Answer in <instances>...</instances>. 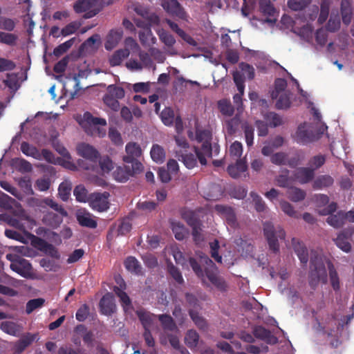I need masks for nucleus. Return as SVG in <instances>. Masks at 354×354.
<instances>
[{
  "label": "nucleus",
  "mask_w": 354,
  "mask_h": 354,
  "mask_svg": "<svg viewBox=\"0 0 354 354\" xmlns=\"http://www.w3.org/2000/svg\"><path fill=\"white\" fill-rule=\"evenodd\" d=\"M124 266L127 270L136 274L142 272L141 265L134 257H128L124 261Z\"/></svg>",
  "instance_id": "f704fd0d"
},
{
  "label": "nucleus",
  "mask_w": 354,
  "mask_h": 354,
  "mask_svg": "<svg viewBox=\"0 0 354 354\" xmlns=\"http://www.w3.org/2000/svg\"><path fill=\"white\" fill-rule=\"evenodd\" d=\"M160 118L164 124L166 126H171L174 122V111L171 108L166 107L162 111Z\"/></svg>",
  "instance_id": "a18cd8bd"
},
{
  "label": "nucleus",
  "mask_w": 354,
  "mask_h": 354,
  "mask_svg": "<svg viewBox=\"0 0 354 354\" xmlns=\"http://www.w3.org/2000/svg\"><path fill=\"white\" fill-rule=\"evenodd\" d=\"M167 271L177 283L183 284L184 283L180 271L171 262L167 263Z\"/></svg>",
  "instance_id": "de8ad7c7"
},
{
  "label": "nucleus",
  "mask_w": 354,
  "mask_h": 354,
  "mask_svg": "<svg viewBox=\"0 0 354 354\" xmlns=\"http://www.w3.org/2000/svg\"><path fill=\"white\" fill-rule=\"evenodd\" d=\"M18 39L17 35L12 33L0 31V43L8 46H15Z\"/></svg>",
  "instance_id": "864d4df0"
},
{
  "label": "nucleus",
  "mask_w": 354,
  "mask_h": 354,
  "mask_svg": "<svg viewBox=\"0 0 354 354\" xmlns=\"http://www.w3.org/2000/svg\"><path fill=\"white\" fill-rule=\"evenodd\" d=\"M77 220L81 226L94 229L97 226V221L94 220L90 214H82L77 216Z\"/></svg>",
  "instance_id": "4c0bfd02"
},
{
  "label": "nucleus",
  "mask_w": 354,
  "mask_h": 354,
  "mask_svg": "<svg viewBox=\"0 0 354 354\" xmlns=\"http://www.w3.org/2000/svg\"><path fill=\"white\" fill-rule=\"evenodd\" d=\"M317 140L315 134V125L304 122L301 124L296 132V141L298 143L306 145Z\"/></svg>",
  "instance_id": "39448f33"
},
{
  "label": "nucleus",
  "mask_w": 354,
  "mask_h": 354,
  "mask_svg": "<svg viewBox=\"0 0 354 354\" xmlns=\"http://www.w3.org/2000/svg\"><path fill=\"white\" fill-rule=\"evenodd\" d=\"M143 166L141 162H135L133 165L118 167L113 172L114 178L118 182H126L135 174L142 171Z\"/></svg>",
  "instance_id": "423d86ee"
},
{
  "label": "nucleus",
  "mask_w": 354,
  "mask_h": 354,
  "mask_svg": "<svg viewBox=\"0 0 354 354\" xmlns=\"http://www.w3.org/2000/svg\"><path fill=\"white\" fill-rule=\"evenodd\" d=\"M119 99L115 98L109 94L106 93L103 97L104 103L114 111H118L120 109Z\"/></svg>",
  "instance_id": "052dcab7"
},
{
  "label": "nucleus",
  "mask_w": 354,
  "mask_h": 354,
  "mask_svg": "<svg viewBox=\"0 0 354 354\" xmlns=\"http://www.w3.org/2000/svg\"><path fill=\"white\" fill-rule=\"evenodd\" d=\"M16 169L21 173H27L32 171V165L25 159H17L15 161Z\"/></svg>",
  "instance_id": "69168bd1"
},
{
  "label": "nucleus",
  "mask_w": 354,
  "mask_h": 354,
  "mask_svg": "<svg viewBox=\"0 0 354 354\" xmlns=\"http://www.w3.org/2000/svg\"><path fill=\"white\" fill-rule=\"evenodd\" d=\"M99 165L102 171L106 173L111 171L114 167L113 162L108 156L101 157L99 160Z\"/></svg>",
  "instance_id": "0e129e2a"
},
{
  "label": "nucleus",
  "mask_w": 354,
  "mask_h": 354,
  "mask_svg": "<svg viewBox=\"0 0 354 354\" xmlns=\"http://www.w3.org/2000/svg\"><path fill=\"white\" fill-rule=\"evenodd\" d=\"M0 328L4 333L15 337L19 336L22 330V327L20 325L10 321L1 322Z\"/></svg>",
  "instance_id": "b1692460"
},
{
  "label": "nucleus",
  "mask_w": 354,
  "mask_h": 354,
  "mask_svg": "<svg viewBox=\"0 0 354 354\" xmlns=\"http://www.w3.org/2000/svg\"><path fill=\"white\" fill-rule=\"evenodd\" d=\"M188 313L192 320L199 330L203 331L207 330L208 324L207 320L203 317L201 316L197 310L189 309Z\"/></svg>",
  "instance_id": "c85d7f7f"
},
{
  "label": "nucleus",
  "mask_w": 354,
  "mask_h": 354,
  "mask_svg": "<svg viewBox=\"0 0 354 354\" xmlns=\"http://www.w3.org/2000/svg\"><path fill=\"white\" fill-rule=\"evenodd\" d=\"M36 205L40 208L48 206L57 213L46 212L41 219L42 223L51 229H57L63 222V218L68 216L67 212L52 198L46 197L41 200H37Z\"/></svg>",
  "instance_id": "f03ea898"
},
{
  "label": "nucleus",
  "mask_w": 354,
  "mask_h": 354,
  "mask_svg": "<svg viewBox=\"0 0 354 354\" xmlns=\"http://www.w3.org/2000/svg\"><path fill=\"white\" fill-rule=\"evenodd\" d=\"M100 310L105 315H111L115 311V304L114 297L112 293H106L100 299L99 304Z\"/></svg>",
  "instance_id": "4468645a"
},
{
  "label": "nucleus",
  "mask_w": 354,
  "mask_h": 354,
  "mask_svg": "<svg viewBox=\"0 0 354 354\" xmlns=\"http://www.w3.org/2000/svg\"><path fill=\"white\" fill-rule=\"evenodd\" d=\"M199 334L194 329L188 330L185 336V343L190 348H196L199 341Z\"/></svg>",
  "instance_id": "72a5a7b5"
},
{
  "label": "nucleus",
  "mask_w": 354,
  "mask_h": 354,
  "mask_svg": "<svg viewBox=\"0 0 354 354\" xmlns=\"http://www.w3.org/2000/svg\"><path fill=\"white\" fill-rule=\"evenodd\" d=\"M45 302L42 298H37L29 300L26 306V312L27 314H30L37 308L41 307Z\"/></svg>",
  "instance_id": "e2e57ef3"
},
{
  "label": "nucleus",
  "mask_w": 354,
  "mask_h": 354,
  "mask_svg": "<svg viewBox=\"0 0 354 354\" xmlns=\"http://www.w3.org/2000/svg\"><path fill=\"white\" fill-rule=\"evenodd\" d=\"M289 174V170L286 169L281 170L280 174L275 178L277 185L288 189L289 187L292 186V183L295 180L293 177H290Z\"/></svg>",
  "instance_id": "a878e982"
},
{
  "label": "nucleus",
  "mask_w": 354,
  "mask_h": 354,
  "mask_svg": "<svg viewBox=\"0 0 354 354\" xmlns=\"http://www.w3.org/2000/svg\"><path fill=\"white\" fill-rule=\"evenodd\" d=\"M263 234L267 239L269 248L274 253L279 252V239H284L286 232L280 226L274 227L270 222L263 223Z\"/></svg>",
  "instance_id": "7ed1b4c3"
},
{
  "label": "nucleus",
  "mask_w": 354,
  "mask_h": 354,
  "mask_svg": "<svg viewBox=\"0 0 354 354\" xmlns=\"http://www.w3.org/2000/svg\"><path fill=\"white\" fill-rule=\"evenodd\" d=\"M171 230L175 238L178 241L183 240L187 232L184 225L180 222H172Z\"/></svg>",
  "instance_id": "79ce46f5"
},
{
  "label": "nucleus",
  "mask_w": 354,
  "mask_h": 354,
  "mask_svg": "<svg viewBox=\"0 0 354 354\" xmlns=\"http://www.w3.org/2000/svg\"><path fill=\"white\" fill-rule=\"evenodd\" d=\"M218 107L221 113L226 116H232L234 114V109L230 100L223 99L218 102Z\"/></svg>",
  "instance_id": "37998d69"
},
{
  "label": "nucleus",
  "mask_w": 354,
  "mask_h": 354,
  "mask_svg": "<svg viewBox=\"0 0 354 354\" xmlns=\"http://www.w3.org/2000/svg\"><path fill=\"white\" fill-rule=\"evenodd\" d=\"M136 315L145 330L150 329L152 327L156 315L144 310H137Z\"/></svg>",
  "instance_id": "5701e85b"
},
{
  "label": "nucleus",
  "mask_w": 354,
  "mask_h": 354,
  "mask_svg": "<svg viewBox=\"0 0 354 354\" xmlns=\"http://www.w3.org/2000/svg\"><path fill=\"white\" fill-rule=\"evenodd\" d=\"M192 151H196L198 161L202 165H206V158L212 156V146L208 141L204 142L201 148L194 147Z\"/></svg>",
  "instance_id": "a211bd4d"
},
{
  "label": "nucleus",
  "mask_w": 354,
  "mask_h": 354,
  "mask_svg": "<svg viewBox=\"0 0 354 354\" xmlns=\"http://www.w3.org/2000/svg\"><path fill=\"white\" fill-rule=\"evenodd\" d=\"M326 161L325 157L322 155L315 156L311 158L308 161V168L313 169V172H315L317 169L320 168L324 165Z\"/></svg>",
  "instance_id": "5fc2aeb1"
},
{
  "label": "nucleus",
  "mask_w": 354,
  "mask_h": 354,
  "mask_svg": "<svg viewBox=\"0 0 354 354\" xmlns=\"http://www.w3.org/2000/svg\"><path fill=\"white\" fill-rule=\"evenodd\" d=\"M201 261L212 268V270L205 269V275L209 281L219 290H226L227 284L225 280L217 274V270L214 262L207 255L201 256Z\"/></svg>",
  "instance_id": "20e7f679"
},
{
  "label": "nucleus",
  "mask_w": 354,
  "mask_h": 354,
  "mask_svg": "<svg viewBox=\"0 0 354 354\" xmlns=\"http://www.w3.org/2000/svg\"><path fill=\"white\" fill-rule=\"evenodd\" d=\"M127 155L123 157V161L126 163L133 165L135 162H140L137 158L142 155V149L139 144L130 142L125 147Z\"/></svg>",
  "instance_id": "1a4fd4ad"
},
{
  "label": "nucleus",
  "mask_w": 354,
  "mask_h": 354,
  "mask_svg": "<svg viewBox=\"0 0 354 354\" xmlns=\"http://www.w3.org/2000/svg\"><path fill=\"white\" fill-rule=\"evenodd\" d=\"M280 206L282 211L289 216L295 218H299L300 217V214L295 210L293 206L287 201H281L280 203Z\"/></svg>",
  "instance_id": "4d7b16f0"
},
{
  "label": "nucleus",
  "mask_w": 354,
  "mask_h": 354,
  "mask_svg": "<svg viewBox=\"0 0 354 354\" xmlns=\"http://www.w3.org/2000/svg\"><path fill=\"white\" fill-rule=\"evenodd\" d=\"M176 157L178 160L183 162L188 169H192L196 167L198 160L196 151H192V149L185 151L176 150Z\"/></svg>",
  "instance_id": "9b49d317"
},
{
  "label": "nucleus",
  "mask_w": 354,
  "mask_h": 354,
  "mask_svg": "<svg viewBox=\"0 0 354 354\" xmlns=\"http://www.w3.org/2000/svg\"><path fill=\"white\" fill-rule=\"evenodd\" d=\"M326 263L327 265L328 272H329V278L331 286L335 291L339 290L340 288L339 285V278L337 274V272L333 265V263L330 260H326Z\"/></svg>",
  "instance_id": "bb28decb"
},
{
  "label": "nucleus",
  "mask_w": 354,
  "mask_h": 354,
  "mask_svg": "<svg viewBox=\"0 0 354 354\" xmlns=\"http://www.w3.org/2000/svg\"><path fill=\"white\" fill-rule=\"evenodd\" d=\"M165 336L166 337L162 336L160 337L161 344H162V345L166 344L167 339H168L169 344L174 349L179 348V346L180 345V340H179V337H178V335H176L175 334H172V333H165Z\"/></svg>",
  "instance_id": "603ef678"
},
{
  "label": "nucleus",
  "mask_w": 354,
  "mask_h": 354,
  "mask_svg": "<svg viewBox=\"0 0 354 354\" xmlns=\"http://www.w3.org/2000/svg\"><path fill=\"white\" fill-rule=\"evenodd\" d=\"M311 0H288V7L293 11H302L308 8Z\"/></svg>",
  "instance_id": "ea45409f"
},
{
  "label": "nucleus",
  "mask_w": 354,
  "mask_h": 354,
  "mask_svg": "<svg viewBox=\"0 0 354 354\" xmlns=\"http://www.w3.org/2000/svg\"><path fill=\"white\" fill-rule=\"evenodd\" d=\"M114 292L116 294V295L120 298V301L121 302V304H122L124 310H126V309L127 308H129V306H131V301L129 297L125 292L122 290L118 287L114 288Z\"/></svg>",
  "instance_id": "3c124183"
},
{
  "label": "nucleus",
  "mask_w": 354,
  "mask_h": 354,
  "mask_svg": "<svg viewBox=\"0 0 354 354\" xmlns=\"http://www.w3.org/2000/svg\"><path fill=\"white\" fill-rule=\"evenodd\" d=\"M215 210L225 219L227 225L232 228H236L238 225L235 212L231 207L223 205H216Z\"/></svg>",
  "instance_id": "ddd939ff"
},
{
  "label": "nucleus",
  "mask_w": 354,
  "mask_h": 354,
  "mask_svg": "<svg viewBox=\"0 0 354 354\" xmlns=\"http://www.w3.org/2000/svg\"><path fill=\"white\" fill-rule=\"evenodd\" d=\"M109 194L106 192L104 193L95 192L88 196V201L93 210L102 212L109 208Z\"/></svg>",
  "instance_id": "0eeeda50"
},
{
  "label": "nucleus",
  "mask_w": 354,
  "mask_h": 354,
  "mask_svg": "<svg viewBox=\"0 0 354 354\" xmlns=\"http://www.w3.org/2000/svg\"><path fill=\"white\" fill-rule=\"evenodd\" d=\"M77 151L79 156L93 163H97L100 157L99 152L93 146L84 142L77 146Z\"/></svg>",
  "instance_id": "9d476101"
},
{
  "label": "nucleus",
  "mask_w": 354,
  "mask_h": 354,
  "mask_svg": "<svg viewBox=\"0 0 354 354\" xmlns=\"http://www.w3.org/2000/svg\"><path fill=\"white\" fill-rule=\"evenodd\" d=\"M20 149L22 153L28 156L36 158L39 156V151L35 147L30 145L27 142H23L21 144Z\"/></svg>",
  "instance_id": "680f3d73"
},
{
  "label": "nucleus",
  "mask_w": 354,
  "mask_h": 354,
  "mask_svg": "<svg viewBox=\"0 0 354 354\" xmlns=\"http://www.w3.org/2000/svg\"><path fill=\"white\" fill-rule=\"evenodd\" d=\"M72 189L71 183L68 181L62 182L58 188V194L63 201H67Z\"/></svg>",
  "instance_id": "c03bdc74"
},
{
  "label": "nucleus",
  "mask_w": 354,
  "mask_h": 354,
  "mask_svg": "<svg viewBox=\"0 0 354 354\" xmlns=\"http://www.w3.org/2000/svg\"><path fill=\"white\" fill-rule=\"evenodd\" d=\"M351 235V234L347 230H344L334 239L336 245L345 252H349L351 250V245L349 243Z\"/></svg>",
  "instance_id": "6ab92c4d"
},
{
  "label": "nucleus",
  "mask_w": 354,
  "mask_h": 354,
  "mask_svg": "<svg viewBox=\"0 0 354 354\" xmlns=\"http://www.w3.org/2000/svg\"><path fill=\"white\" fill-rule=\"evenodd\" d=\"M334 183V179L330 175H321L317 177L313 183L314 189H322L331 186Z\"/></svg>",
  "instance_id": "cd10ccee"
},
{
  "label": "nucleus",
  "mask_w": 354,
  "mask_h": 354,
  "mask_svg": "<svg viewBox=\"0 0 354 354\" xmlns=\"http://www.w3.org/2000/svg\"><path fill=\"white\" fill-rule=\"evenodd\" d=\"M106 93L118 99H122L125 96V92L122 87L116 84H110L106 87Z\"/></svg>",
  "instance_id": "09e8293b"
},
{
  "label": "nucleus",
  "mask_w": 354,
  "mask_h": 354,
  "mask_svg": "<svg viewBox=\"0 0 354 354\" xmlns=\"http://www.w3.org/2000/svg\"><path fill=\"white\" fill-rule=\"evenodd\" d=\"M326 222L335 228H340L345 224L343 211L340 210L336 214H330L326 218Z\"/></svg>",
  "instance_id": "2f4dec72"
},
{
  "label": "nucleus",
  "mask_w": 354,
  "mask_h": 354,
  "mask_svg": "<svg viewBox=\"0 0 354 354\" xmlns=\"http://www.w3.org/2000/svg\"><path fill=\"white\" fill-rule=\"evenodd\" d=\"M239 67L248 80H252L254 78L255 70L252 65L245 62H241L239 64Z\"/></svg>",
  "instance_id": "338daca9"
},
{
  "label": "nucleus",
  "mask_w": 354,
  "mask_h": 354,
  "mask_svg": "<svg viewBox=\"0 0 354 354\" xmlns=\"http://www.w3.org/2000/svg\"><path fill=\"white\" fill-rule=\"evenodd\" d=\"M73 194L75 196V198L79 202H84L88 201V196H87V190L82 185H77L74 190Z\"/></svg>",
  "instance_id": "6e6d98bb"
},
{
  "label": "nucleus",
  "mask_w": 354,
  "mask_h": 354,
  "mask_svg": "<svg viewBox=\"0 0 354 354\" xmlns=\"http://www.w3.org/2000/svg\"><path fill=\"white\" fill-rule=\"evenodd\" d=\"M328 275L326 269L325 259L323 255L315 250H311L310 257V268L308 272V283L310 288L315 290L319 283L326 284Z\"/></svg>",
  "instance_id": "f257e3e1"
},
{
  "label": "nucleus",
  "mask_w": 354,
  "mask_h": 354,
  "mask_svg": "<svg viewBox=\"0 0 354 354\" xmlns=\"http://www.w3.org/2000/svg\"><path fill=\"white\" fill-rule=\"evenodd\" d=\"M84 120L89 124L105 126L106 121L104 118H95L90 112H85L83 115Z\"/></svg>",
  "instance_id": "bf43d9fd"
},
{
  "label": "nucleus",
  "mask_w": 354,
  "mask_h": 354,
  "mask_svg": "<svg viewBox=\"0 0 354 354\" xmlns=\"http://www.w3.org/2000/svg\"><path fill=\"white\" fill-rule=\"evenodd\" d=\"M10 268L12 270L16 272L25 278H28L31 275L32 269L29 261L24 259H21L15 263H12L10 264Z\"/></svg>",
  "instance_id": "2eb2a0df"
},
{
  "label": "nucleus",
  "mask_w": 354,
  "mask_h": 354,
  "mask_svg": "<svg viewBox=\"0 0 354 354\" xmlns=\"http://www.w3.org/2000/svg\"><path fill=\"white\" fill-rule=\"evenodd\" d=\"M158 320L165 331H178V328L174 319L167 314L158 315Z\"/></svg>",
  "instance_id": "393cba45"
},
{
  "label": "nucleus",
  "mask_w": 354,
  "mask_h": 354,
  "mask_svg": "<svg viewBox=\"0 0 354 354\" xmlns=\"http://www.w3.org/2000/svg\"><path fill=\"white\" fill-rule=\"evenodd\" d=\"M259 9L263 15L270 17L266 19V22L272 24L277 21L274 17L277 10L270 0H260Z\"/></svg>",
  "instance_id": "f3484780"
},
{
  "label": "nucleus",
  "mask_w": 354,
  "mask_h": 354,
  "mask_svg": "<svg viewBox=\"0 0 354 354\" xmlns=\"http://www.w3.org/2000/svg\"><path fill=\"white\" fill-rule=\"evenodd\" d=\"M248 169V165L245 160L239 159L236 160L235 165H230L227 167V172L233 178H239L241 174Z\"/></svg>",
  "instance_id": "aec40b11"
},
{
  "label": "nucleus",
  "mask_w": 354,
  "mask_h": 354,
  "mask_svg": "<svg viewBox=\"0 0 354 354\" xmlns=\"http://www.w3.org/2000/svg\"><path fill=\"white\" fill-rule=\"evenodd\" d=\"M293 248L300 262L304 266H306L308 261V253L305 245L303 243L298 241L296 243H293Z\"/></svg>",
  "instance_id": "c756f323"
},
{
  "label": "nucleus",
  "mask_w": 354,
  "mask_h": 354,
  "mask_svg": "<svg viewBox=\"0 0 354 354\" xmlns=\"http://www.w3.org/2000/svg\"><path fill=\"white\" fill-rule=\"evenodd\" d=\"M80 22L72 21L62 29L61 34L64 37L73 34L80 28Z\"/></svg>",
  "instance_id": "774afa93"
},
{
  "label": "nucleus",
  "mask_w": 354,
  "mask_h": 354,
  "mask_svg": "<svg viewBox=\"0 0 354 354\" xmlns=\"http://www.w3.org/2000/svg\"><path fill=\"white\" fill-rule=\"evenodd\" d=\"M292 176L295 181L304 185L314 180L315 172H313V169L308 167H301L294 171Z\"/></svg>",
  "instance_id": "f8f14e48"
},
{
  "label": "nucleus",
  "mask_w": 354,
  "mask_h": 354,
  "mask_svg": "<svg viewBox=\"0 0 354 354\" xmlns=\"http://www.w3.org/2000/svg\"><path fill=\"white\" fill-rule=\"evenodd\" d=\"M150 154L152 160L157 163H162L165 159V149L158 144L153 145Z\"/></svg>",
  "instance_id": "c9c22d12"
},
{
  "label": "nucleus",
  "mask_w": 354,
  "mask_h": 354,
  "mask_svg": "<svg viewBox=\"0 0 354 354\" xmlns=\"http://www.w3.org/2000/svg\"><path fill=\"white\" fill-rule=\"evenodd\" d=\"M330 5V0H322L320 5V13L317 20L319 24H322L326 21L329 14Z\"/></svg>",
  "instance_id": "49530a36"
},
{
  "label": "nucleus",
  "mask_w": 354,
  "mask_h": 354,
  "mask_svg": "<svg viewBox=\"0 0 354 354\" xmlns=\"http://www.w3.org/2000/svg\"><path fill=\"white\" fill-rule=\"evenodd\" d=\"M288 198L293 202H299L303 201L306 196V192L300 188L291 186L287 190Z\"/></svg>",
  "instance_id": "473e14b6"
},
{
  "label": "nucleus",
  "mask_w": 354,
  "mask_h": 354,
  "mask_svg": "<svg viewBox=\"0 0 354 354\" xmlns=\"http://www.w3.org/2000/svg\"><path fill=\"white\" fill-rule=\"evenodd\" d=\"M264 118L272 127H277L282 124V118L279 115L274 112H269L266 113Z\"/></svg>",
  "instance_id": "13d9d810"
},
{
  "label": "nucleus",
  "mask_w": 354,
  "mask_h": 354,
  "mask_svg": "<svg viewBox=\"0 0 354 354\" xmlns=\"http://www.w3.org/2000/svg\"><path fill=\"white\" fill-rule=\"evenodd\" d=\"M253 335L256 338L263 340L269 344H275L278 342L277 337L261 326H257L253 328Z\"/></svg>",
  "instance_id": "dca6fc26"
},
{
  "label": "nucleus",
  "mask_w": 354,
  "mask_h": 354,
  "mask_svg": "<svg viewBox=\"0 0 354 354\" xmlns=\"http://www.w3.org/2000/svg\"><path fill=\"white\" fill-rule=\"evenodd\" d=\"M75 41V37H73L59 44L54 49L53 55L56 57H59L62 55L73 45Z\"/></svg>",
  "instance_id": "8fccbe9b"
},
{
  "label": "nucleus",
  "mask_w": 354,
  "mask_h": 354,
  "mask_svg": "<svg viewBox=\"0 0 354 354\" xmlns=\"http://www.w3.org/2000/svg\"><path fill=\"white\" fill-rule=\"evenodd\" d=\"M129 55V51L127 49H120L116 50L109 59L110 65L111 66H119L122 62L127 58Z\"/></svg>",
  "instance_id": "e433bc0d"
},
{
  "label": "nucleus",
  "mask_w": 354,
  "mask_h": 354,
  "mask_svg": "<svg viewBox=\"0 0 354 354\" xmlns=\"http://www.w3.org/2000/svg\"><path fill=\"white\" fill-rule=\"evenodd\" d=\"M133 21L137 27L145 30L147 28H151L152 25L158 24L160 19L156 15H151V17L134 18Z\"/></svg>",
  "instance_id": "4be33fe9"
},
{
  "label": "nucleus",
  "mask_w": 354,
  "mask_h": 354,
  "mask_svg": "<svg viewBox=\"0 0 354 354\" xmlns=\"http://www.w3.org/2000/svg\"><path fill=\"white\" fill-rule=\"evenodd\" d=\"M162 6L174 17L185 19L187 14L177 0H162Z\"/></svg>",
  "instance_id": "6e6552de"
},
{
  "label": "nucleus",
  "mask_w": 354,
  "mask_h": 354,
  "mask_svg": "<svg viewBox=\"0 0 354 354\" xmlns=\"http://www.w3.org/2000/svg\"><path fill=\"white\" fill-rule=\"evenodd\" d=\"M122 37V32L119 30H111L107 36V39L105 43V48L106 50H111L118 42L121 40Z\"/></svg>",
  "instance_id": "7c9ffc66"
},
{
  "label": "nucleus",
  "mask_w": 354,
  "mask_h": 354,
  "mask_svg": "<svg viewBox=\"0 0 354 354\" xmlns=\"http://www.w3.org/2000/svg\"><path fill=\"white\" fill-rule=\"evenodd\" d=\"M94 5V0H77L73 5L74 11L77 13L86 12Z\"/></svg>",
  "instance_id": "58836bf2"
},
{
  "label": "nucleus",
  "mask_w": 354,
  "mask_h": 354,
  "mask_svg": "<svg viewBox=\"0 0 354 354\" xmlns=\"http://www.w3.org/2000/svg\"><path fill=\"white\" fill-rule=\"evenodd\" d=\"M340 12L342 19L344 24L348 26L351 24L352 20V7L350 0H342Z\"/></svg>",
  "instance_id": "412c9836"
},
{
  "label": "nucleus",
  "mask_w": 354,
  "mask_h": 354,
  "mask_svg": "<svg viewBox=\"0 0 354 354\" xmlns=\"http://www.w3.org/2000/svg\"><path fill=\"white\" fill-rule=\"evenodd\" d=\"M138 37L140 43L143 46H149L150 41H151V44H154L156 39V37L153 36L151 30L149 28H147L145 30H141L138 32Z\"/></svg>",
  "instance_id": "a19ab883"
}]
</instances>
